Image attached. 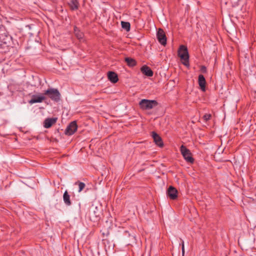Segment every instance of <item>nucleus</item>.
<instances>
[{"label":"nucleus","mask_w":256,"mask_h":256,"mask_svg":"<svg viewBox=\"0 0 256 256\" xmlns=\"http://www.w3.org/2000/svg\"><path fill=\"white\" fill-rule=\"evenodd\" d=\"M121 25L122 28L126 30V31H130V24L129 22L122 21L121 22Z\"/></svg>","instance_id":"nucleus-19"},{"label":"nucleus","mask_w":256,"mask_h":256,"mask_svg":"<svg viewBox=\"0 0 256 256\" xmlns=\"http://www.w3.org/2000/svg\"><path fill=\"white\" fill-rule=\"evenodd\" d=\"M63 200L66 206H70L71 205L72 202L70 200V196L68 194L67 190H66L64 192V194H63Z\"/></svg>","instance_id":"nucleus-16"},{"label":"nucleus","mask_w":256,"mask_h":256,"mask_svg":"<svg viewBox=\"0 0 256 256\" xmlns=\"http://www.w3.org/2000/svg\"><path fill=\"white\" fill-rule=\"evenodd\" d=\"M140 71L148 77L152 76L154 74L152 69L146 65L143 66L140 68Z\"/></svg>","instance_id":"nucleus-14"},{"label":"nucleus","mask_w":256,"mask_h":256,"mask_svg":"<svg viewBox=\"0 0 256 256\" xmlns=\"http://www.w3.org/2000/svg\"><path fill=\"white\" fill-rule=\"evenodd\" d=\"M78 129V125L76 121H72L70 123L66 128L64 134L68 136L73 134Z\"/></svg>","instance_id":"nucleus-7"},{"label":"nucleus","mask_w":256,"mask_h":256,"mask_svg":"<svg viewBox=\"0 0 256 256\" xmlns=\"http://www.w3.org/2000/svg\"><path fill=\"white\" fill-rule=\"evenodd\" d=\"M190 213L194 214V217L196 218L198 216V212L196 210L197 209H188Z\"/></svg>","instance_id":"nucleus-23"},{"label":"nucleus","mask_w":256,"mask_h":256,"mask_svg":"<svg viewBox=\"0 0 256 256\" xmlns=\"http://www.w3.org/2000/svg\"><path fill=\"white\" fill-rule=\"evenodd\" d=\"M180 150L184 159L188 162L193 164L194 160L192 156V154L190 150L186 148V146L182 145L180 148Z\"/></svg>","instance_id":"nucleus-5"},{"label":"nucleus","mask_w":256,"mask_h":256,"mask_svg":"<svg viewBox=\"0 0 256 256\" xmlns=\"http://www.w3.org/2000/svg\"><path fill=\"white\" fill-rule=\"evenodd\" d=\"M212 118V115L210 114H206L202 117V118L204 119V120L206 122H208V120H210V118Z\"/></svg>","instance_id":"nucleus-22"},{"label":"nucleus","mask_w":256,"mask_h":256,"mask_svg":"<svg viewBox=\"0 0 256 256\" xmlns=\"http://www.w3.org/2000/svg\"><path fill=\"white\" fill-rule=\"evenodd\" d=\"M156 38L162 46H165L166 44L167 38L165 32L162 28L158 29L156 32Z\"/></svg>","instance_id":"nucleus-6"},{"label":"nucleus","mask_w":256,"mask_h":256,"mask_svg":"<svg viewBox=\"0 0 256 256\" xmlns=\"http://www.w3.org/2000/svg\"><path fill=\"white\" fill-rule=\"evenodd\" d=\"M43 94H40L39 95L34 94L32 96L31 100L28 101V103L30 104H33L34 103H40L42 102L43 100H46V97L44 96Z\"/></svg>","instance_id":"nucleus-9"},{"label":"nucleus","mask_w":256,"mask_h":256,"mask_svg":"<svg viewBox=\"0 0 256 256\" xmlns=\"http://www.w3.org/2000/svg\"><path fill=\"white\" fill-rule=\"evenodd\" d=\"M200 71L204 74L206 73L207 72L206 68L204 66H202L200 67Z\"/></svg>","instance_id":"nucleus-25"},{"label":"nucleus","mask_w":256,"mask_h":256,"mask_svg":"<svg viewBox=\"0 0 256 256\" xmlns=\"http://www.w3.org/2000/svg\"><path fill=\"white\" fill-rule=\"evenodd\" d=\"M98 203V202L96 200H94V202H93V204H92V206H94V208H98V206L97 205V204Z\"/></svg>","instance_id":"nucleus-26"},{"label":"nucleus","mask_w":256,"mask_h":256,"mask_svg":"<svg viewBox=\"0 0 256 256\" xmlns=\"http://www.w3.org/2000/svg\"><path fill=\"white\" fill-rule=\"evenodd\" d=\"M107 76L108 80L113 84L117 82L118 80V75L116 72H108Z\"/></svg>","instance_id":"nucleus-11"},{"label":"nucleus","mask_w":256,"mask_h":256,"mask_svg":"<svg viewBox=\"0 0 256 256\" xmlns=\"http://www.w3.org/2000/svg\"><path fill=\"white\" fill-rule=\"evenodd\" d=\"M8 32L5 26L2 24V20L0 22V34H7Z\"/></svg>","instance_id":"nucleus-21"},{"label":"nucleus","mask_w":256,"mask_h":256,"mask_svg":"<svg viewBox=\"0 0 256 256\" xmlns=\"http://www.w3.org/2000/svg\"><path fill=\"white\" fill-rule=\"evenodd\" d=\"M151 136L154 139L155 144L160 147L164 146V143L162 138L155 132L153 131L151 132Z\"/></svg>","instance_id":"nucleus-10"},{"label":"nucleus","mask_w":256,"mask_h":256,"mask_svg":"<svg viewBox=\"0 0 256 256\" xmlns=\"http://www.w3.org/2000/svg\"><path fill=\"white\" fill-rule=\"evenodd\" d=\"M4 52H6V50H4Z\"/></svg>","instance_id":"nucleus-33"},{"label":"nucleus","mask_w":256,"mask_h":256,"mask_svg":"<svg viewBox=\"0 0 256 256\" xmlns=\"http://www.w3.org/2000/svg\"><path fill=\"white\" fill-rule=\"evenodd\" d=\"M110 228V226H109L108 228V230L106 232V234H109V231H108V228Z\"/></svg>","instance_id":"nucleus-28"},{"label":"nucleus","mask_w":256,"mask_h":256,"mask_svg":"<svg viewBox=\"0 0 256 256\" xmlns=\"http://www.w3.org/2000/svg\"><path fill=\"white\" fill-rule=\"evenodd\" d=\"M182 254H184V242L183 240H182Z\"/></svg>","instance_id":"nucleus-27"},{"label":"nucleus","mask_w":256,"mask_h":256,"mask_svg":"<svg viewBox=\"0 0 256 256\" xmlns=\"http://www.w3.org/2000/svg\"><path fill=\"white\" fill-rule=\"evenodd\" d=\"M74 184L75 185H78V192H82L84 189V188L86 186V184H85L84 182H81L78 181V180L76 182H75Z\"/></svg>","instance_id":"nucleus-20"},{"label":"nucleus","mask_w":256,"mask_h":256,"mask_svg":"<svg viewBox=\"0 0 256 256\" xmlns=\"http://www.w3.org/2000/svg\"><path fill=\"white\" fill-rule=\"evenodd\" d=\"M74 33L76 37L80 40L82 39L84 36V33L76 26H74Z\"/></svg>","instance_id":"nucleus-18"},{"label":"nucleus","mask_w":256,"mask_h":256,"mask_svg":"<svg viewBox=\"0 0 256 256\" xmlns=\"http://www.w3.org/2000/svg\"><path fill=\"white\" fill-rule=\"evenodd\" d=\"M198 84L200 89L204 92H206V80L204 76L202 74H200L198 76Z\"/></svg>","instance_id":"nucleus-12"},{"label":"nucleus","mask_w":256,"mask_h":256,"mask_svg":"<svg viewBox=\"0 0 256 256\" xmlns=\"http://www.w3.org/2000/svg\"><path fill=\"white\" fill-rule=\"evenodd\" d=\"M167 196L171 200H174L178 198V190L172 186H170L166 191Z\"/></svg>","instance_id":"nucleus-8"},{"label":"nucleus","mask_w":256,"mask_h":256,"mask_svg":"<svg viewBox=\"0 0 256 256\" xmlns=\"http://www.w3.org/2000/svg\"><path fill=\"white\" fill-rule=\"evenodd\" d=\"M12 42V38L7 34H0V48L8 50Z\"/></svg>","instance_id":"nucleus-3"},{"label":"nucleus","mask_w":256,"mask_h":256,"mask_svg":"<svg viewBox=\"0 0 256 256\" xmlns=\"http://www.w3.org/2000/svg\"><path fill=\"white\" fill-rule=\"evenodd\" d=\"M106 224H108V221H106Z\"/></svg>","instance_id":"nucleus-32"},{"label":"nucleus","mask_w":256,"mask_h":256,"mask_svg":"<svg viewBox=\"0 0 256 256\" xmlns=\"http://www.w3.org/2000/svg\"><path fill=\"white\" fill-rule=\"evenodd\" d=\"M158 104L156 100H150L142 99L139 102L140 108L144 110H149L152 109Z\"/></svg>","instance_id":"nucleus-4"},{"label":"nucleus","mask_w":256,"mask_h":256,"mask_svg":"<svg viewBox=\"0 0 256 256\" xmlns=\"http://www.w3.org/2000/svg\"><path fill=\"white\" fill-rule=\"evenodd\" d=\"M26 26V27H28V28H30V26H29V25H28V26Z\"/></svg>","instance_id":"nucleus-31"},{"label":"nucleus","mask_w":256,"mask_h":256,"mask_svg":"<svg viewBox=\"0 0 256 256\" xmlns=\"http://www.w3.org/2000/svg\"><path fill=\"white\" fill-rule=\"evenodd\" d=\"M254 86L256 87V82L254 83Z\"/></svg>","instance_id":"nucleus-29"},{"label":"nucleus","mask_w":256,"mask_h":256,"mask_svg":"<svg viewBox=\"0 0 256 256\" xmlns=\"http://www.w3.org/2000/svg\"><path fill=\"white\" fill-rule=\"evenodd\" d=\"M68 4L71 10H76L79 8L80 4L78 0H70Z\"/></svg>","instance_id":"nucleus-15"},{"label":"nucleus","mask_w":256,"mask_h":256,"mask_svg":"<svg viewBox=\"0 0 256 256\" xmlns=\"http://www.w3.org/2000/svg\"><path fill=\"white\" fill-rule=\"evenodd\" d=\"M178 56L182 60H183V64L185 66H188L189 64V54L188 48L184 45L180 46L178 52Z\"/></svg>","instance_id":"nucleus-1"},{"label":"nucleus","mask_w":256,"mask_h":256,"mask_svg":"<svg viewBox=\"0 0 256 256\" xmlns=\"http://www.w3.org/2000/svg\"><path fill=\"white\" fill-rule=\"evenodd\" d=\"M124 61L126 62L127 65L130 67L136 66L137 63L134 59L130 57L126 58Z\"/></svg>","instance_id":"nucleus-17"},{"label":"nucleus","mask_w":256,"mask_h":256,"mask_svg":"<svg viewBox=\"0 0 256 256\" xmlns=\"http://www.w3.org/2000/svg\"><path fill=\"white\" fill-rule=\"evenodd\" d=\"M94 214H96V212L95 210H94Z\"/></svg>","instance_id":"nucleus-30"},{"label":"nucleus","mask_w":256,"mask_h":256,"mask_svg":"<svg viewBox=\"0 0 256 256\" xmlns=\"http://www.w3.org/2000/svg\"><path fill=\"white\" fill-rule=\"evenodd\" d=\"M73 202L74 204V206H75L76 208L80 207V204L78 200H74L73 201Z\"/></svg>","instance_id":"nucleus-24"},{"label":"nucleus","mask_w":256,"mask_h":256,"mask_svg":"<svg viewBox=\"0 0 256 256\" xmlns=\"http://www.w3.org/2000/svg\"><path fill=\"white\" fill-rule=\"evenodd\" d=\"M57 120L56 118H47L44 122V126L46 128H50Z\"/></svg>","instance_id":"nucleus-13"},{"label":"nucleus","mask_w":256,"mask_h":256,"mask_svg":"<svg viewBox=\"0 0 256 256\" xmlns=\"http://www.w3.org/2000/svg\"><path fill=\"white\" fill-rule=\"evenodd\" d=\"M43 94L47 96L52 100L56 102L60 100L61 98V94L57 88H48L44 91Z\"/></svg>","instance_id":"nucleus-2"}]
</instances>
